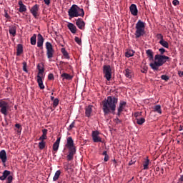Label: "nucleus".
<instances>
[{"mask_svg":"<svg viewBox=\"0 0 183 183\" xmlns=\"http://www.w3.org/2000/svg\"><path fill=\"white\" fill-rule=\"evenodd\" d=\"M117 104H118V96H109L102 101V110L104 115L109 114H115L117 109Z\"/></svg>","mask_w":183,"mask_h":183,"instance_id":"1","label":"nucleus"},{"mask_svg":"<svg viewBox=\"0 0 183 183\" xmlns=\"http://www.w3.org/2000/svg\"><path fill=\"white\" fill-rule=\"evenodd\" d=\"M159 51L161 54H156L154 56V62L150 63V67L153 71H159V66H162L167 61H169V57L164 55V53L166 52L165 49L161 48L159 49Z\"/></svg>","mask_w":183,"mask_h":183,"instance_id":"2","label":"nucleus"},{"mask_svg":"<svg viewBox=\"0 0 183 183\" xmlns=\"http://www.w3.org/2000/svg\"><path fill=\"white\" fill-rule=\"evenodd\" d=\"M65 147L69 149V154L67 155V161H72L74 159V155L76 154V147L74 144V139L71 137L67 138V143Z\"/></svg>","mask_w":183,"mask_h":183,"instance_id":"3","label":"nucleus"},{"mask_svg":"<svg viewBox=\"0 0 183 183\" xmlns=\"http://www.w3.org/2000/svg\"><path fill=\"white\" fill-rule=\"evenodd\" d=\"M68 14L70 18H78V16H84L85 15L84 9H81L76 5L71 6L68 11Z\"/></svg>","mask_w":183,"mask_h":183,"instance_id":"4","label":"nucleus"},{"mask_svg":"<svg viewBox=\"0 0 183 183\" xmlns=\"http://www.w3.org/2000/svg\"><path fill=\"white\" fill-rule=\"evenodd\" d=\"M135 38H141L145 35V23L144 21L139 20L136 24V31H135Z\"/></svg>","mask_w":183,"mask_h":183,"instance_id":"5","label":"nucleus"},{"mask_svg":"<svg viewBox=\"0 0 183 183\" xmlns=\"http://www.w3.org/2000/svg\"><path fill=\"white\" fill-rule=\"evenodd\" d=\"M103 74L104 78H106L107 81H111V79L112 78V68L110 65L103 66Z\"/></svg>","mask_w":183,"mask_h":183,"instance_id":"6","label":"nucleus"},{"mask_svg":"<svg viewBox=\"0 0 183 183\" xmlns=\"http://www.w3.org/2000/svg\"><path fill=\"white\" fill-rule=\"evenodd\" d=\"M5 179H6V183H12V180L14 179V177L11 175V171L4 170L3 172L2 176L0 177V180L5 181Z\"/></svg>","mask_w":183,"mask_h":183,"instance_id":"7","label":"nucleus"},{"mask_svg":"<svg viewBox=\"0 0 183 183\" xmlns=\"http://www.w3.org/2000/svg\"><path fill=\"white\" fill-rule=\"evenodd\" d=\"M8 109H9V103L4 100L0 101V112L6 117L8 115Z\"/></svg>","mask_w":183,"mask_h":183,"instance_id":"8","label":"nucleus"},{"mask_svg":"<svg viewBox=\"0 0 183 183\" xmlns=\"http://www.w3.org/2000/svg\"><path fill=\"white\" fill-rule=\"evenodd\" d=\"M46 49L48 59H51V58H54L55 50H54V47L49 41L46 42Z\"/></svg>","mask_w":183,"mask_h":183,"instance_id":"9","label":"nucleus"},{"mask_svg":"<svg viewBox=\"0 0 183 183\" xmlns=\"http://www.w3.org/2000/svg\"><path fill=\"white\" fill-rule=\"evenodd\" d=\"M30 12L33 15L34 18H35V19H37L39 16V5L35 4L34 6H33L30 9Z\"/></svg>","mask_w":183,"mask_h":183,"instance_id":"10","label":"nucleus"},{"mask_svg":"<svg viewBox=\"0 0 183 183\" xmlns=\"http://www.w3.org/2000/svg\"><path fill=\"white\" fill-rule=\"evenodd\" d=\"M92 137L94 142H102V139L99 137V131H93Z\"/></svg>","mask_w":183,"mask_h":183,"instance_id":"11","label":"nucleus"},{"mask_svg":"<svg viewBox=\"0 0 183 183\" xmlns=\"http://www.w3.org/2000/svg\"><path fill=\"white\" fill-rule=\"evenodd\" d=\"M127 106V102L121 101L117 109V117H121L122 111H124L125 107Z\"/></svg>","mask_w":183,"mask_h":183,"instance_id":"12","label":"nucleus"},{"mask_svg":"<svg viewBox=\"0 0 183 183\" xmlns=\"http://www.w3.org/2000/svg\"><path fill=\"white\" fill-rule=\"evenodd\" d=\"M76 25L79 28V29H81V31H84L85 29V21L81 18H79L76 21Z\"/></svg>","mask_w":183,"mask_h":183,"instance_id":"13","label":"nucleus"},{"mask_svg":"<svg viewBox=\"0 0 183 183\" xmlns=\"http://www.w3.org/2000/svg\"><path fill=\"white\" fill-rule=\"evenodd\" d=\"M129 9L132 15H133L134 16H137V15H138V9L137 8L136 4H132L129 6Z\"/></svg>","mask_w":183,"mask_h":183,"instance_id":"14","label":"nucleus"},{"mask_svg":"<svg viewBox=\"0 0 183 183\" xmlns=\"http://www.w3.org/2000/svg\"><path fill=\"white\" fill-rule=\"evenodd\" d=\"M44 36L41 34H39L37 35V46L38 48H41V46H43L44 45Z\"/></svg>","mask_w":183,"mask_h":183,"instance_id":"15","label":"nucleus"},{"mask_svg":"<svg viewBox=\"0 0 183 183\" xmlns=\"http://www.w3.org/2000/svg\"><path fill=\"white\" fill-rule=\"evenodd\" d=\"M67 28L69 29L71 34H76V31H77L76 26H75L74 24L69 23L67 24Z\"/></svg>","mask_w":183,"mask_h":183,"instance_id":"16","label":"nucleus"},{"mask_svg":"<svg viewBox=\"0 0 183 183\" xmlns=\"http://www.w3.org/2000/svg\"><path fill=\"white\" fill-rule=\"evenodd\" d=\"M94 107L93 105H89L85 109V115L87 117V118H89L91 117V114H92V108Z\"/></svg>","mask_w":183,"mask_h":183,"instance_id":"17","label":"nucleus"},{"mask_svg":"<svg viewBox=\"0 0 183 183\" xmlns=\"http://www.w3.org/2000/svg\"><path fill=\"white\" fill-rule=\"evenodd\" d=\"M0 159L1 160V162H3V164H5V162H6V152L5 150H1L0 152Z\"/></svg>","mask_w":183,"mask_h":183,"instance_id":"18","label":"nucleus"},{"mask_svg":"<svg viewBox=\"0 0 183 183\" xmlns=\"http://www.w3.org/2000/svg\"><path fill=\"white\" fill-rule=\"evenodd\" d=\"M19 11L21 14H22L23 12H26V6H25V4H24V3L21 1V0H20L19 1Z\"/></svg>","mask_w":183,"mask_h":183,"instance_id":"19","label":"nucleus"},{"mask_svg":"<svg viewBox=\"0 0 183 183\" xmlns=\"http://www.w3.org/2000/svg\"><path fill=\"white\" fill-rule=\"evenodd\" d=\"M37 84L40 89H45V86L44 85V81H42V77L40 75H37Z\"/></svg>","mask_w":183,"mask_h":183,"instance_id":"20","label":"nucleus"},{"mask_svg":"<svg viewBox=\"0 0 183 183\" xmlns=\"http://www.w3.org/2000/svg\"><path fill=\"white\" fill-rule=\"evenodd\" d=\"M59 142H61V137H59L53 144V150L56 152L59 148Z\"/></svg>","mask_w":183,"mask_h":183,"instance_id":"21","label":"nucleus"},{"mask_svg":"<svg viewBox=\"0 0 183 183\" xmlns=\"http://www.w3.org/2000/svg\"><path fill=\"white\" fill-rule=\"evenodd\" d=\"M9 32L10 35H12V36H15L16 35V26H11L9 27Z\"/></svg>","mask_w":183,"mask_h":183,"instance_id":"22","label":"nucleus"},{"mask_svg":"<svg viewBox=\"0 0 183 183\" xmlns=\"http://www.w3.org/2000/svg\"><path fill=\"white\" fill-rule=\"evenodd\" d=\"M146 54L149 61H154V51H152L151 49H148L146 51Z\"/></svg>","mask_w":183,"mask_h":183,"instance_id":"23","label":"nucleus"},{"mask_svg":"<svg viewBox=\"0 0 183 183\" xmlns=\"http://www.w3.org/2000/svg\"><path fill=\"white\" fill-rule=\"evenodd\" d=\"M16 51H17L16 55H17V56H19V55H21V54H22V52H24V46H22V44L17 45Z\"/></svg>","mask_w":183,"mask_h":183,"instance_id":"24","label":"nucleus"},{"mask_svg":"<svg viewBox=\"0 0 183 183\" xmlns=\"http://www.w3.org/2000/svg\"><path fill=\"white\" fill-rule=\"evenodd\" d=\"M124 75L127 78H132V70L126 69L124 70Z\"/></svg>","mask_w":183,"mask_h":183,"instance_id":"25","label":"nucleus"},{"mask_svg":"<svg viewBox=\"0 0 183 183\" xmlns=\"http://www.w3.org/2000/svg\"><path fill=\"white\" fill-rule=\"evenodd\" d=\"M37 69L39 71L38 75L42 76L44 75V72L45 71V69L44 68V64H41V69H39V64L37 65Z\"/></svg>","mask_w":183,"mask_h":183,"instance_id":"26","label":"nucleus"},{"mask_svg":"<svg viewBox=\"0 0 183 183\" xmlns=\"http://www.w3.org/2000/svg\"><path fill=\"white\" fill-rule=\"evenodd\" d=\"M61 76L63 79H68V81H71V79H72V76L67 73H63Z\"/></svg>","mask_w":183,"mask_h":183,"instance_id":"27","label":"nucleus"},{"mask_svg":"<svg viewBox=\"0 0 183 183\" xmlns=\"http://www.w3.org/2000/svg\"><path fill=\"white\" fill-rule=\"evenodd\" d=\"M154 112H157V114H162V109H161V105H156L154 107Z\"/></svg>","mask_w":183,"mask_h":183,"instance_id":"28","label":"nucleus"},{"mask_svg":"<svg viewBox=\"0 0 183 183\" xmlns=\"http://www.w3.org/2000/svg\"><path fill=\"white\" fill-rule=\"evenodd\" d=\"M59 177H61V170H57L55 172V174L53 177V181H58V179H59Z\"/></svg>","mask_w":183,"mask_h":183,"instance_id":"29","label":"nucleus"},{"mask_svg":"<svg viewBox=\"0 0 183 183\" xmlns=\"http://www.w3.org/2000/svg\"><path fill=\"white\" fill-rule=\"evenodd\" d=\"M159 44H160L162 46H164V48H169V44H168L167 41L165 40L159 41Z\"/></svg>","mask_w":183,"mask_h":183,"instance_id":"30","label":"nucleus"},{"mask_svg":"<svg viewBox=\"0 0 183 183\" xmlns=\"http://www.w3.org/2000/svg\"><path fill=\"white\" fill-rule=\"evenodd\" d=\"M61 52L63 54L64 56L66 59H69V54H68V51L65 49V48H61Z\"/></svg>","mask_w":183,"mask_h":183,"instance_id":"31","label":"nucleus"},{"mask_svg":"<svg viewBox=\"0 0 183 183\" xmlns=\"http://www.w3.org/2000/svg\"><path fill=\"white\" fill-rule=\"evenodd\" d=\"M136 121H137V124H138V125H142L145 122V118H144V117L137 118Z\"/></svg>","mask_w":183,"mask_h":183,"instance_id":"32","label":"nucleus"},{"mask_svg":"<svg viewBox=\"0 0 183 183\" xmlns=\"http://www.w3.org/2000/svg\"><path fill=\"white\" fill-rule=\"evenodd\" d=\"M134 54H135V51L129 50L125 53V56H127V58H131V56H134Z\"/></svg>","mask_w":183,"mask_h":183,"instance_id":"33","label":"nucleus"},{"mask_svg":"<svg viewBox=\"0 0 183 183\" xmlns=\"http://www.w3.org/2000/svg\"><path fill=\"white\" fill-rule=\"evenodd\" d=\"M31 45H36V34H34L30 39Z\"/></svg>","mask_w":183,"mask_h":183,"instance_id":"34","label":"nucleus"},{"mask_svg":"<svg viewBox=\"0 0 183 183\" xmlns=\"http://www.w3.org/2000/svg\"><path fill=\"white\" fill-rule=\"evenodd\" d=\"M148 165H149V159H147L144 162H143V167L144 169H148Z\"/></svg>","mask_w":183,"mask_h":183,"instance_id":"35","label":"nucleus"},{"mask_svg":"<svg viewBox=\"0 0 183 183\" xmlns=\"http://www.w3.org/2000/svg\"><path fill=\"white\" fill-rule=\"evenodd\" d=\"M59 104V99H58L57 98H56V99L53 101V107H54V108H56V107H58Z\"/></svg>","mask_w":183,"mask_h":183,"instance_id":"36","label":"nucleus"},{"mask_svg":"<svg viewBox=\"0 0 183 183\" xmlns=\"http://www.w3.org/2000/svg\"><path fill=\"white\" fill-rule=\"evenodd\" d=\"M39 149H44V148H45V142L41 141L39 143Z\"/></svg>","mask_w":183,"mask_h":183,"instance_id":"37","label":"nucleus"},{"mask_svg":"<svg viewBox=\"0 0 183 183\" xmlns=\"http://www.w3.org/2000/svg\"><path fill=\"white\" fill-rule=\"evenodd\" d=\"M161 79H162L163 81H166V82H168V81H169V76H168L167 75H162Z\"/></svg>","mask_w":183,"mask_h":183,"instance_id":"38","label":"nucleus"},{"mask_svg":"<svg viewBox=\"0 0 183 183\" xmlns=\"http://www.w3.org/2000/svg\"><path fill=\"white\" fill-rule=\"evenodd\" d=\"M74 41L75 42H76V44H78V45H81L82 44V41L81 40V39L77 36L74 37Z\"/></svg>","mask_w":183,"mask_h":183,"instance_id":"39","label":"nucleus"},{"mask_svg":"<svg viewBox=\"0 0 183 183\" xmlns=\"http://www.w3.org/2000/svg\"><path fill=\"white\" fill-rule=\"evenodd\" d=\"M73 128H75V121H74L67 128L68 131H71Z\"/></svg>","mask_w":183,"mask_h":183,"instance_id":"40","label":"nucleus"},{"mask_svg":"<svg viewBox=\"0 0 183 183\" xmlns=\"http://www.w3.org/2000/svg\"><path fill=\"white\" fill-rule=\"evenodd\" d=\"M23 71H24V72H28V69H26V61L23 62Z\"/></svg>","mask_w":183,"mask_h":183,"instance_id":"41","label":"nucleus"},{"mask_svg":"<svg viewBox=\"0 0 183 183\" xmlns=\"http://www.w3.org/2000/svg\"><path fill=\"white\" fill-rule=\"evenodd\" d=\"M157 39H160V41H164V36H162L161 34H159L157 35Z\"/></svg>","mask_w":183,"mask_h":183,"instance_id":"42","label":"nucleus"},{"mask_svg":"<svg viewBox=\"0 0 183 183\" xmlns=\"http://www.w3.org/2000/svg\"><path fill=\"white\" fill-rule=\"evenodd\" d=\"M48 79H49V81H52V79H54V74H52V73L49 74V75H48Z\"/></svg>","mask_w":183,"mask_h":183,"instance_id":"43","label":"nucleus"},{"mask_svg":"<svg viewBox=\"0 0 183 183\" xmlns=\"http://www.w3.org/2000/svg\"><path fill=\"white\" fill-rule=\"evenodd\" d=\"M47 137L44 134H42L39 139V141H44V139H46Z\"/></svg>","mask_w":183,"mask_h":183,"instance_id":"44","label":"nucleus"},{"mask_svg":"<svg viewBox=\"0 0 183 183\" xmlns=\"http://www.w3.org/2000/svg\"><path fill=\"white\" fill-rule=\"evenodd\" d=\"M172 4H173V5H174V6H177V5H179V1H178V0H174V1H172Z\"/></svg>","mask_w":183,"mask_h":183,"instance_id":"45","label":"nucleus"},{"mask_svg":"<svg viewBox=\"0 0 183 183\" xmlns=\"http://www.w3.org/2000/svg\"><path fill=\"white\" fill-rule=\"evenodd\" d=\"M104 162H108V161H109V155H107L104 156Z\"/></svg>","mask_w":183,"mask_h":183,"instance_id":"46","label":"nucleus"},{"mask_svg":"<svg viewBox=\"0 0 183 183\" xmlns=\"http://www.w3.org/2000/svg\"><path fill=\"white\" fill-rule=\"evenodd\" d=\"M42 132H43V135H46V134H48V129H44L42 130Z\"/></svg>","mask_w":183,"mask_h":183,"instance_id":"47","label":"nucleus"},{"mask_svg":"<svg viewBox=\"0 0 183 183\" xmlns=\"http://www.w3.org/2000/svg\"><path fill=\"white\" fill-rule=\"evenodd\" d=\"M46 5H49L51 4V0H44Z\"/></svg>","mask_w":183,"mask_h":183,"instance_id":"48","label":"nucleus"},{"mask_svg":"<svg viewBox=\"0 0 183 183\" xmlns=\"http://www.w3.org/2000/svg\"><path fill=\"white\" fill-rule=\"evenodd\" d=\"M178 75H179V76L182 77L183 76V71H178Z\"/></svg>","mask_w":183,"mask_h":183,"instance_id":"49","label":"nucleus"},{"mask_svg":"<svg viewBox=\"0 0 183 183\" xmlns=\"http://www.w3.org/2000/svg\"><path fill=\"white\" fill-rule=\"evenodd\" d=\"M4 16H5V18H7V19H9V18H11V16H9V14H8V12L5 13Z\"/></svg>","mask_w":183,"mask_h":183,"instance_id":"50","label":"nucleus"},{"mask_svg":"<svg viewBox=\"0 0 183 183\" xmlns=\"http://www.w3.org/2000/svg\"><path fill=\"white\" fill-rule=\"evenodd\" d=\"M15 127H16L18 129H20V128H21V124H15Z\"/></svg>","mask_w":183,"mask_h":183,"instance_id":"51","label":"nucleus"},{"mask_svg":"<svg viewBox=\"0 0 183 183\" xmlns=\"http://www.w3.org/2000/svg\"><path fill=\"white\" fill-rule=\"evenodd\" d=\"M182 182H183V175H182V176L180 177V178L179 179V182L182 183Z\"/></svg>","mask_w":183,"mask_h":183,"instance_id":"52","label":"nucleus"},{"mask_svg":"<svg viewBox=\"0 0 183 183\" xmlns=\"http://www.w3.org/2000/svg\"><path fill=\"white\" fill-rule=\"evenodd\" d=\"M142 72L143 74H145L147 72V69H145V67H144L142 69Z\"/></svg>","mask_w":183,"mask_h":183,"instance_id":"53","label":"nucleus"},{"mask_svg":"<svg viewBox=\"0 0 183 183\" xmlns=\"http://www.w3.org/2000/svg\"><path fill=\"white\" fill-rule=\"evenodd\" d=\"M134 164H135V162H132V160H131V161L129 162V166L134 165Z\"/></svg>","mask_w":183,"mask_h":183,"instance_id":"54","label":"nucleus"},{"mask_svg":"<svg viewBox=\"0 0 183 183\" xmlns=\"http://www.w3.org/2000/svg\"><path fill=\"white\" fill-rule=\"evenodd\" d=\"M102 155H104V157H107L108 155V154L107 153V151H104L102 153Z\"/></svg>","mask_w":183,"mask_h":183,"instance_id":"55","label":"nucleus"},{"mask_svg":"<svg viewBox=\"0 0 183 183\" xmlns=\"http://www.w3.org/2000/svg\"><path fill=\"white\" fill-rule=\"evenodd\" d=\"M179 131H183V126H179Z\"/></svg>","mask_w":183,"mask_h":183,"instance_id":"56","label":"nucleus"},{"mask_svg":"<svg viewBox=\"0 0 183 183\" xmlns=\"http://www.w3.org/2000/svg\"><path fill=\"white\" fill-rule=\"evenodd\" d=\"M51 101H55V97L51 96Z\"/></svg>","mask_w":183,"mask_h":183,"instance_id":"57","label":"nucleus"},{"mask_svg":"<svg viewBox=\"0 0 183 183\" xmlns=\"http://www.w3.org/2000/svg\"><path fill=\"white\" fill-rule=\"evenodd\" d=\"M39 69H42V64H39Z\"/></svg>","mask_w":183,"mask_h":183,"instance_id":"58","label":"nucleus"},{"mask_svg":"<svg viewBox=\"0 0 183 183\" xmlns=\"http://www.w3.org/2000/svg\"><path fill=\"white\" fill-rule=\"evenodd\" d=\"M39 69H42V64H39Z\"/></svg>","mask_w":183,"mask_h":183,"instance_id":"59","label":"nucleus"},{"mask_svg":"<svg viewBox=\"0 0 183 183\" xmlns=\"http://www.w3.org/2000/svg\"><path fill=\"white\" fill-rule=\"evenodd\" d=\"M134 117H135L136 118H138V114H137V113H135V114H134Z\"/></svg>","mask_w":183,"mask_h":183,"instance_id":"60","label":"nucleus"},{"mask_svg":"<svg viewBox=\"0 0 183 183\" xmlns=\"http://www.w3.org/2000/svg\"><path fill=\"white\" fill-rule=\"evenodd\" d=\"M117 121H118V122H121V120H119V119H117Z\"/></svg>","mask_w":183,"mask_h":183,"instance_id":"61","label":"nucleus"},{"mask_svg":"<svg viewBox=\"0 0 183 183\" xmlns=\"http://www.w3.org/2000/svg\"><path fill=\"white\" fill-rule=\"evenodd\" d=\"M51 95H54V92L51 93Z\"/></svg>","mask_w":183,"mask_h":183,"instance_id":"62","label":"nucleus"},{"mask_svg":"<svg viewBox=\"0 0 183 183\" xmlns=\"http://www.w3.org/2000/svg\"><path fill=\"white\" fill-rule=\"evenodd\" d=\"M182 135H183V133H182Z\"/></svg>","mask_w":183,"mask_h":183,"instance_id":"63","label":"nucleus"}]
</instances>
